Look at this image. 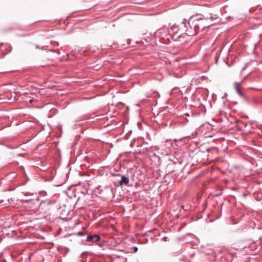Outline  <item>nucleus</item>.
Returning a JSON list of instances; mask_svg holds the SVG:
<instances>
[{"label": "nucleus", "mask_w": 262, "mask_h": 262, "mask_svg": "<svg viewBox=\"0 0 262 262\" xmlns=\"http://www.w3.org/2000/svg\"><path fill=\"white\" fill-rule=\"evenodd\" d=\"M217 15L212 13L197 14L195 15L191 16L188 20V25L191 29H193V31L189 30L186 26V23L182 22L181 27L184 26L186 28L185 31L181 35L177 36V39L179 41H182L183 39H185L188 36H194L196 35L200 30H203L206 28H208L213 24L212 22L214 20L217 19Z\"/></svg>", "instance_id": "1"}, {"label": "nucleus", "mask_w": 262, "mask_h": 262, "mask_svg": "<svg viewBox=\"0 0 262 262\" xmlns=\"http://www.w3.org/2000/svg\"><path fill=\"white\" fill-rule=\"evenodd\" d=\"M100 239V236L99 234H89L86 237V241L88 242H91L96 243L98 242Z\"/></svg>", "instance_id": "2"}, {"label": "nucleus", "mask_w": 262, "mask_h": 262, "mask_svg": "<svg viewBox=\"0 0 262 262\" xmlns=\"http://www.w3.org/2000/svg\"><path fill=\"white\" fill-rule=\"evenodd\" d=\"M129 181V180L127 176H123L121 177V179L119 181L118 183L120 186H122L123 185L127 186L128 185Z\"/></svg>", "instance_id": "3"}, {"label": "nucleus", "mask_w": 262, "mask_h": 262, "mask_svg": "<svg viewBox=\"0 0 262 262\" xmlns=\"http://www.w3.org/2000/svg\"><path fill=\"white\" fill-rule=\"evenodd\" d=\"M137 146L143 147V149L146 151H149L152 148L151 146H148V144L146 142H144L140 146L137 145Z\"/></svg>", "instance_id": "4"}, {"label": "nucleus", "mask_w": 262, "mask_h": 262, "mask_svg": "<svg viewBox=\"0 0 262 262\" xmlns=\"http://www.w3.org/2000/svg\"><path fill=\"white\" fill-rule=\"evenodd\" d=\"M169 160L171 161L174 164H177V162H178V159H177L176 157L173 156L171 158H169Z\"/></svg>", "instance_id": "5"}, {"label": "nucleus", "mask_w": 262, "mask_h": 262, "mask_svg": "<svg viewBox=\"0 0 262 262\" xmlns=\"http://www.w3.org/2000/svg\"><path fill=\"white\" fill-rule=\"evenodd\" d=\"M241 85V83L235 82L234 83V89H235L236 91H237L238 90H240L239 88V86Z\"/></svg>", "instance_id": "6"}, {"label": "nucleus", "mask_w": 262, "mask_h": 262, "mask_svg": "<svg viewBox=\"0 0 262 262\" xmlns=\"http://www.w3.org/2000/svg\"><path fill=\"white\" fill-rule=\"evenodd\" d=\"M236 92L241 97L246 98V96L241 90H238Z\"/></svg>", "instance_id": "7"}, {"label": "nucleus", "mask_w": 262, "mask_h": 262, "mask_svg": "<svg viewBox=\"0 0 262 262\" xmlns=\"http://www.w3.org/2000/svg\"><path fill=\"white\" fill-rule=\"evenodd\" d=\"M32 199H27V200H21L20 202L23 204L24 203H28L32 202Z\"/></svg>", "instance_id": "8"}, {"label": "nucleus", "mask_w": 262, "mask_h": 262, "mask_svg": "<svg viewBox=\"0 0 262 262\" xmlns=\"http://www.w3.org/2000/svg\"><path fill=\"white\" fill-rule=\"evenodd\" d=\"M172 30L173 31V33L176 34L175 35H177V34H178V29H177L176 27L175 26V25H174L173 26Z\"/></svg>", "instance_id": "9"}, {"label": "nucleus", "mask_w": 262, "mask_h": 262, "mask_svg": "<svg viewBox=\"0 0 262 262\" xmlns=\"http://www.w3.org/2000/svg\"><path fill=\"white\" fill-rule=\"evenodd\" d=\"M12 49V46H9V48H8V50L7 51V53H10Z\"/></svg>", "instance_id": "10"}, {"label": "nucleus", "mask_w": 262, "mask_h": 262, "mask_svg": "<svg viewBox=\"0 0 262 262\" xmlns=\"http://www.w3.org/2000/svg\"><path fill=\"white\" fill-rule=\"evenodd\" d=\"M12 49V46H9V48H8V50L7 51V53H10Z\"/></svg>", "instance_id": "11"}, {"label": "nucleus", "mask_w": 262, "mask_h": 262, "mask_svg": "<svg viewBox=\"0 0 262 262\" xmlns=\"http://www.w3.org/2000/svg\"><path fill=\"white\" fill-rule=\"evenodd\" d=\"M36 48L37 49H41V50H43L44 49V47H42L41 48H40L38 45H36Z\"/></svg>", "instance_id": "12"}, {"label": "nucleus", "mask_w": 262, "mask_h": 262, "mask_svg": "<svg viewBox=\"0 0 262 262\" xmlns=\"http://www.w3.org/2000/svg\"><path fill=\"white\" fill-rule=\"evenodd\" d=\"M133 249L135 252H137L138 250V248L137 247H134Z\"/></svg>", "instance_id": "13"}, {"label": "nucleus", "mask_w": 262, "mask_h": 262, "mask_svg": "<svg viewBox=\"0 0 262 262\" xmlns=\"http://www.w3.org/2000/svg\"><path fill=\"white\" fill-rule=\"evenodd\" d=\"M36 200L37 202H38L39 201V196H37Z\"/></svg>", "instance_id": "14"}, {"label": "nucleus", "mask_w": 262, "mask_h": 262, "mask_svg": "<svg viewBox=\"0 0 262 262\" xmlns=\"http://www.w3.org/2000/svg\"><path fill=\"white\" fill-rule=\"evenodd\" d=\"M227 95L226 93L225 94L224 96L223 97H222V98L224 99L226 96Z\"/></svg>", "instance_id": "15"}, {"label": "nucleus", "mask_w": 262, "mask_h": 262, "mask_svg": "<svg viewBox=\"0 0 262 262\" xmlns=\"http://www.w3.org/2000/svg\"><path fill=\"white\" fill-rule=\"evenodd\" d=\"M163 240H164V241H166V237H163Z\"/></svg>", "instance_id": "16"}, {"label": "nucleus", "mask_w": 262, "mask_h": 262, "mask_svg": "<svg viewBox=\"0 0 262 262\" xmlns=\"http://www.w3.org/2000/svg\"><path fill=\"white\" fill-rule=\"evenodd\" d=\"M32 100H30V102H32Z\"/></svg>", "instance_id": "17"}]
</instances>
